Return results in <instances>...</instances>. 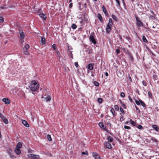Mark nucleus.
Segmentation results:
<instances>
[{"instance_id": "51", "label": "nucleus", "mask_w": 159, "mask_h": 159, "mask_svg": "<svg viewBox=\"0 0 159 159\" xmlns=\"http://www.w3.org/2000/svg\"><path fill=\"white\" fill-rule=\"evenodd\" d=\"M120 111L122 112L123 113H124V112L123 111V109L122 108H120Z\"/></svg>"}, {"instance_id": "11", "label": "nucleus", "mask_w": 159, "mask_h": 159, "mask_svg": "<svg viewBox=\"0 0 159 159\" xmlns=\"http://www.w3.org/2000/svg\"><path fill=\"white\" fill-rule=\"evenodd\" d=\"M22 123L26 127H29V124L26 120H23L22 121Z\"/></svg>"}, {"instance_id": "20", "label": "nucleus", "mask_w": 159, "mask_h": 159, "mask_svg": "<svg viewBox=\"0 0 159 159\" xmlns=\"http://www.w3.org/2000/svg\"><path fill=\"white\" fill-rule=\"evenodd\" d=\"M24 53L26 55H28L29 54V53L28 51V50L25 49H23Z\"/></svg>"}, {"instance_id": "9", "label": "nucleus", "mask_w": 159, "mask_h": 159, "mask_svg": "<svg viewBox=\"0 0 159 159\" xmlns=\"http://www.w3.org/2000/svg\"><path fill=\"white\" fill-rule=\"evenodd\" d=\"M104 146L107 148L111 149L112 148L111 145L107 142H105L104 143Z\"/></svg>"}, {"instance_id": "4", "label": "nucleus", "mask_w": 159, "mask_h": 159, "mask_svg": "<svg viewBox=\"0 0 159 159\" xmlns=\"http://www.w3.org/2000/svg\"><path fill=\"white\" fill-rule=\"evenodd\" d=\"M135 102L136 104L138 105L141 104V105L143 107L145 106L144 103L141 100H139V101L135 100Z\"/></svg>"}, {"instance_id": "21", "label": "nucleus", "mask_w": 159, "mask_h": 159, "mask_svg": "<svg viewBox=\"0 0 159 159\" xmlns=\"http://www.w3.org/2000/svg\"><path fill=\"white\" fill-rule=\"evenodd\" d=\"M129 122H130V123L132 125H133L134 126H135L136 125V123L132 121V120H130L129 121Z\"/></svg>"}, {"instance_id": "55", "label": "nucleus", "mask_w": 159, "mask_h": 159, "mask_svg": "<svg viewBox=\"0 0 159 159\" xmlns=\"http://www.w3.org/2000/svg\"><path fill=\"white\" fill-rule=\"evenodd\" d=\"M130 123L129 121H127L125 122V123L126 124H128V123Z\"/></svg>"}, {"instance_id": "7", "label": "nucleus", "mask_w": 159, "mask_h": 159, "mask_svg": "<svg viewBox=\"0 0 159 159\" xmlns=\"http://www.w3.org/2000/svg\"><path fill=\"white\" fill-rule=\"evenodd\" d=\"M98 125L101 128L104 130L107 131L106 127L104 126L102 122H99Z\"/></svg>"}, {"instance_id": "60", "label": "nucleus", "mask_w": 159, "mask_h": 159, "mask_svg": "<svg viewBox=\"0 0 159 159\" xmlns=\"http://www.w3.org/2000/svg\"><path fill=\"white\" fill-rule=\"evenodd\" d=\"M95 1H97V0H94Z\"/></svg>"}, {"instance_id": "41", "label": "nucleus", "mask_w": 159, "mask_h": 159, "mask_svg": "<svg viewBox=\"0 0 159 159\" xmlns=\"http://www.w3.org/2000/svg\"><path fill=\"white\" fill-rule=\"evenodd\" d=\"M30 117L31 118V120L33 121H34V117L31 114H30Z\"/></svg>"}, {"instance_id": "24", "label": "nucleus", "mask_w": 159, "mask_h": 159, "mask_svg": "<svg viewBox=\"0 0 159 159\" xmlns=\"http://www.w3.org/2000/svg\"><path fill=\"white\" fill-rule=\"evenodd\" d=\"M112 17L113 20L116 21H117V18L116 16L114 15H112Z\"/></svg>"}, {"instance_id": "49", "label": "nucleus", "mask_w": 159, "mask_h": 159, "mask_svg": "<svg viewBox=\"0 0 159 159\" xmlns=\"http://www.w3.org/2000/svg\"><path fill=\"white\" fill-rule=\"evenodd\" d=\"M120 50L119 49H117L116 50V52L117 54H118L120 52Z\"/></svg>"}, {"instance_id": "54", "label": "nucleus", "mask_w": 159, "mask_h": 159, "mask_svg": "<svg viewBox=\"0 0 159 159\" xmlns=\"http://www.w3.org/2000/svg\"><path fill=\"white\" fill-rule=\"evenodd\" d=\"M105 75H106V76H108V73H107V72H106L105 73Z\"/></svg>"}, {"instance_id": "2", "label": "nucleus", "mask_w": 159, "mask_h": 159, "mask_svg": "<svg viewBox=\"0 0 159 159\" xmlns=\"http://www.w3.org/2000/svg\"><path fill=\"white\" fill-rule=\"evenodd\" d=\"M113 25L112 21L111 18L109 19V21L107 25L106 30L107 33H109L111 30V27Z\"/></svg>"}, {"instance_id": "22", "label": "nucleus", "mask_w": 159, "mask_h": 159, "mask_svg": "<svg viewBox=\"0 0 159 159\" xmlns=\"http://www.w3.org/2000/svg\"><path fill=\"white\" fill-rule=\"evenodd\" d=\"M47 139H48V140L49 141H51L52 140V138L51 137V136H50V135L49 134H48L47 135Z\"/></svg>"}, {"instance_id": "52", "label": "nucleus", "mask_w": 159, "mask_h": 159, "mask_svg": "<svg viewBox=\"0 0 159 159\" xmlns=\"http://www.w3.org/2000/svg\"><path fill=\"white\" fill-rule=\"evenodd\" d=\"M143 84L145 86H146V85H147V84H146V83L145 82H144V81H143Z\"/></svg>"}, {"instance_id": "3", "label": "nucleus", "mask_w": 159, "mask_h": 159, "mask_svg": "<svg viewBox=\"0 0 159 159\" xmlns=\"http://www.w3.org/2000/svg\"><path fill=\"white\" fill-rule=\"evenodd\" d=\"M28 157L32 159H37L39 158V156L38 155H34L32 154H29L28 155Z\"/></svg>"}, {"instance_id": "37", "label": "nucleus", "mask_w": 159, "mask_h": 159, "mask_svg": "<svg viewBox=\"0 0 159 159\" xmlns=\"http://www.w3.org/2000/svg\"><path fill=\"white\" fill-rule=\"evenodd\" d=\"M120 96L122 98L124 97L125 96V93L123 92L121 93H120Z\"/></svg>"}, {"instance_id": "53", "label": "nucleus", "mask_w": 159, "mask_h": 159, "mask_svg": "<svg viewBox=\"0 0 159 159\" xmlns=\"http://www.w3.org/2000/svg\"><path fill=\"white\" fill-rule=\"evenodd\" d=\"M107 125H108L110 126V127H111V123H110V122H108L107 123Z\"/></svg>"}, {"instance_id": "34", "label": "nucleus", "mask_w": 159, "mask_h": 159, "mask_svg": "<svg viewBox=\"0 0 159 159\" xmlns=\"http://www.w3.org/2000/svg\"><path fill=\"white\" fill-rule=\"evenodd\" d=\"M114 107L116 110L117 111L119 110V108L118 106L117 105H115L114 106Z\"/></svg>"}, {"instance_id": "44", "label": "nucleus", "mask_w": 159, "mask_h": 159, "mask_svg": "<svg viewBox=\"0 0 159 159\" xmlns=\"http://www.w3.org/2000/svg\"><path fill=\"white\" fill-rule=\"evenodd\" d=\"M56 52H57V55H58V57L60 58V53L58 51H56Z\"/></svg>"}, {"instance_id": "16", "label": "nucleus", "mask_w": 159, "mask_h": 159, "mask_svg": "<svg viewBox=\"0 0 159 159\" xmlns=\"http://www.w3.org/2000/svg\"><path fill=\"white\" fill-rule=\"evenodd\" d=\"M15 152L18 155L20 154L21 153V151L20 150V149L16 148L15 150Z\"/></svg>"}, {"instance_id": "18", "label": "nucleus", "mask_w": 159, "mask_h": 159, "mask_svg": "<svg viewBox=\"0 0 159 159\" xmlns=\"http://www.w3.org/2000/svg\"><path fill=\"white\" fill-rule=\"evenodd\" d=\"M22 147V143L20 142H19L17 144L16 148L20 149Z\"/></svg>"}, {"instance_id": "42", "label": "nucleus", "mask_w": 159, "mask_h": 159, "mask_svg": "<svg viewBox=\"0 0 159 159\" xmlns=\"http://www.w3.org/2000/svg\"><path fill=\"white\" fill-rule=\"evenodd\" d=\"M137 128L139 129H143V127L141 125H139L138 126Z\"/></svg>"}, {"instance_id": "62", "label": "nucleus", "mask_w": 159, "mask_h": 159, "mask_svg": "<svg viewBox=\"0 0 159 159\" xmlns=\"http://www.w3.org/2000/svg\"><path fill=\"white\" fill-rule=\"evenodd\" d=\"M1 36V34H0V37Z\"/></svg>"}, {"instance_id": "31", "label": "nucleus", "mask_w": 159, "mask_h": 159, "mask_svg": "<svg viewBox=\"0 0 159 159\" xmlns=\"http://www.w3.org/2000/svg\"><path fill=\"white\" fill-rule=\"evenodd\" d=\"M111 113L113 115H115V111L114 110V109L113 108H111Z\"/></svg>"}, {"instance_id": "12", "label": "nucleus", "mask_w": 159, "mask_h": 159, "mask_svg": "<svg viewBox=\"0 0 159 159\" xmlns=\"http://www.w3.org/2000/svg\"><path fill=\"white\" fill-rule=\"evenodd\" d=\"M93 64H89L87 66V68L90 70H92L93 69Z\"/></svg>"}, {"instance_id": "50", "label": "nucleus", "mask_w": 159, "mask_h": 159, "mask_svg": "<svg viewBox=\"0 0 159 159\" xmlns=\"http://www.w3.org/2000/svg\"><path fill=\"white\" fill-rule=\"evenodd\" d=\"M129 101L131 102H132V99L130 98V96H129Z\"/></svg>"}, {"instance_id": "27", "label": "nucleus", "mask_w": 159, "mask_h": 159, "mask_svg": "<svg viewBox=\"0 0 159 159\" xmlns=\"http://www.w3.org/2000/svg\"><path fill=\"white\" fill-rule=\"evenodd\" d=\"M29 48H30V46H29V45L28 44H26L25 45L23 49L28 50V49H29Z\"/></svg>"}, {"instance_id": "43", "label": "nucleus", "mask_w": 159, "mask_h": 159, "mask_svg": "<svg viewBox=\"0 0 159 159\" xmlns=\"http://www.w3.org/2000/svg\"><path fill=\"white\" fill-rule=\"evenodd\" d=\"M148 94L149 96L150 97H151L152 96V93H151L150 92H148Z\"/></svg>"}, {"instance_id": "45", "label": "nucleus", "mask_w": 159, "mask_h": 159, "mask_svg": "<svg viewBox=\"0 0 159 159\" xmlns=\"http://www.w3.org/2000/svg\"><path fill=\"white\" fill-rule=\"evenodd\" d=\"M157 77V75H153V77L154 79H156Z\"/></svg>"}, {"instance_id": "25", "label": "nucleus", "mask_w": 159, "mask_h": 159, "mask_svg": "<svg viewBox=\"0 0 159 159\" xmlns=\"http://www.w3.org/2000/svg\"><path fill=\"white\" fill-rule=\"evenodd\" d=\"M98 19L100 20V21L101 22H102L103 21V20H102V16L100 14H99L98 15Z\"/></svg>"}, {"instance_id": "63", "label": "nucleus", "mask_w": 159, "mask_h": 159, "mask_svg": "<svg viewBox=\"0 0 159 159\" xmlns=\"http://www.w3.org/2000/svg\"><path fill=\"white\" fill-rule=\"evenodd\" d=\"M132 1H133L134 0H132Z\"/></svg>"}, {"instance_id": "32", "label": "nucleus", "mask_w": 159, "mask_h": 159, "mask_svg": "<svg viewBox=\"0 0 159 159\" xmlns=\"http://www.w3.org/2000/svg\"><path fill=\"white\" fill-rule=\"evenodd\" d=\"M81 154L82 155H88V153L87 151H85L84 152H83L81 153Z\"/></svg>"}, {"instance_id": "47", "label": "nucleus", "mask_w": 159, "mask_h": 159, "mask_svg": "<svg viewBox=\"0 0 159 159\" xmlns=\"http://www.w3.org/2000/svg\"><path fill=\"white\" fill-rule=\"evenodd\" d=\"M72 7V3H70L69 5V7L70 8H71Z\"/></svg>"}, {"instance_id": "14", "label": "nucleus", "mask_w": 159, "mask_h": 159, "mask_svg": "<svg viewBox=\"0 0 159 159\" xmlns=\"http://www.w3.org/2000/svg\"><path fill=\"white\" fill-rule=\"evenodd\" d=\"M39 16L43 20H46L47 17L43 13H41L39 14Z\"/></svg>"}, {"instance_id": "58", "label": "nucleus", "mask_w": 159, "mask_h": 159, "mask_svg": "<svg viewBox=\"0 0 159 159\" xmlns=\"http://www.w3.org/2000/svg\"><path fill=\"white\" fill-rule=\"evenodd\" d=\"M136 107V109L137 110H138L139 111V109L137 107Z\"/></svg>"}, {"instance_id": "23", "label": "nucleus", "mask_w": 159, "mask_h": 159, "mask_svg": "<svg viewBox=\"0 0 159 159\" xmlns=\"http://www.w3.org/2000/svg\"><path fill=\"white\" fill-rule=\"evenodd\" d=\"M107 140L109 142H112L113 141V139L112 138V137L109 136L108 137Z\"/></svg>"}, {"instance_id": "10", "label": "nucleus", "mask_w": 159, "mask_h": 159, "mask_svg": "<svg viewBox=\"0 0 159 159\" xmlns=\"http://www.w3.org/2000/svg\"><path fill=\"white\" fill-rule=\"evenodd\" d=\"M2 101L6 104H8L10 103V100L7 98H3L2 99Z\"/></svg>"}, {"instance_id": "59", "label": "nucleus", "mask_w": 159, "mask_h": 159, "mask_svg": "<svg viewBox=\"0 0 159 159\" xmlns=\"http://www.w3.org/2000/svg\"><path fill=\"white\" fill-rule=\"evenodd\" d=\"M72 0H69V2H71L72 1Z\"/></svg>"}, {"instance_id": "1", "label": "nucleus", "mask_w": 159, "mask_h": 159, "mask_svg": "<svg viewBox=\"0 0 159 159\" xmlns=\"http://www.w3.org/2000/svg\"><path fill=\"white\" fill-rule=\"evenodd\" d=\"M39 83L35 80L32 81L29 86L30 90L34 92L37 91L39 89Z\"/></svg>"}, {"instance_id": "6", "label": "nucleus", "mask_w": 159, "mask_h": 159, "mask_svg": "<svg viewBox=\"0 0 159 159\" xmlns=\"http://www.w3.org/2000/svg\"><path fill=\"white\" fill-rule=\"evenodd\" d=\"M93 156L95 159H100L99 155L96 152H93Z\"/></svg>"}, {"instance_id": "40", "label": "nucleus", "mask_w": 159, "mask_h": 159, "mask_svg": "<svg viewBox=\"0 0 159 159\" xmlns=\"http://www.w3.org/2000/svg\"><path fill=\"white\" fill-rule=\"evenodd\" d=\"M116 2L117 3L118 5L119 6H120V2L119 0H116Z\"/></svg>"}, {"instance_id": "35", "label": "nucleus", "mask_w": 159, "mask_h": 159, "mask_svg": "<svg viewBox=\"0 0 159 159\" xmlns=\"http://www.w3.org/2000/svg\"><path fill=\"white\" fill-rule=\"evenodd\" d=\"M3 18L2 17H0V23H2L3 22Z\"/></svg>"}, {"instance_id": "26", "label": "nucleus", "mask_w": 159, "mask_h": 159, "mask_svg": "<svg viewBox=\"0 0 159 159\" xmlns=\"http://www.w3.org/2000/svg\"><path fill=\"white\" fill-rule=\"evenodd\" d=\"M142 39L143 41L146 43H147L148 41L146 38V37L144 36H143L142 37Z\"/></svg>"}, {"instance_id": "29", "label": "nucleus", "mask_w": 159, "mask_h": 159, "mask_svg": "<svg viewBox=\"0 0 159 159\" xmlns=\"http://www.w3.org/2000/svg\"><path fill=\"white\" fill-rule=\"evenodd\" d=\"M24 34L23 33H20V38L22 39H23L24 37Z\"/></svg>"}, {"instance_id": "30", "label": "nucleus", "mask_w": 159, "mask_h": 159, "mask_svg": "<svg viewBox=\"0 0 159 159\" xmlns=\"http://www.w3.org/2000/svg\"><path fill=\"white\" fill-rule=\"evenodd\" d=\"M102 98H99L98 99V103H100L102 102Z\"/></svg>"}, {"instance_id": "13", "label": "nucleus", "mask_w": 159, "mask_h": 159, "mask_svg": "<svg viewBox=\"0 0 159 159\" xmlns=\"http://www.w3.org/2000/svg\"><path fill=\"white\" fill-rule=\"evenodd\" d=\"M90 41L92 42L94 44H95L96 42L95 41V39L93 36L92 35H91L89 37Z\"/></svg>"}, {"instance_id": "8", "label": "nucleus", "mask_w": 159, "mask_h": 159, "mask_svg": "<svg viewBox=\"0 0 159 159\" xmlns=\"http://www.w3.org/2000/svg\"><path fill=\"white\" fill-rule=\"evenodd\" d=\"M1 118H2L3 121L6 124H7L8 123V121L7 119L3 115L1 116Z\"/></svg>"}, {"instance_id": "19", "label": "nucleus", "mask_w": 159, "mask_h": 159, "mask_svg": "<svg viewBox=\"0 0 159 159\" xmlns=\"http://www.w3.org/2000/svg\"><path fill=\"white\" fill-rule=\"evenodd\" d=\"M152 127L157 131H158L159 130V128L156 125H152Z\"/></svg>"}, {"instance_id": "61", "label": "nucleus", "mask_w": 159, "mask_h": 159, "mask_svg": "<svg viewBox=\"0 0 159 159\" xmlns=\"http://www.w3.org/2000/svg\"><path fill=\"white\" fill-rule=\"evenodd\" d=\"M42 98H43V97L42 96Z\"/></svg>"}, {"instance_id": "46", "label": "nucleus", "mask_w": 159, "mask_h": 159, "mask_svg": "<svg viewBox=\"0 0 159 159\" xmlns=\"http://www.w3.org/2000/svg\"><path fill=\"white\" fill-rule=\"evenodd\" d=\"M75 65L76 67H78L79 65L77 62H75Z\"/></svg>"}, {"instance_id": "33", "label": "nucleus", "mask_w": 159, "mask_h": 159, "mask_svg": "<svg viewBox=\"0 0 159 159\" xmlns=\"http://www.w3.org/2000/svg\"><path fill=\"white\" fill-rule=\"evenodd\" d=\"M94 85L96 86H99V84L98 82L96 81H94Z\"/></svg>"}, {"instance_id": "39", "label": "nucleus", "mask_w": 159, "mask_h": 159, "mask_svg": "<svg viewBox=\"0 0 159 159\" xmlns=\"http://www.w3.org/2000/svg\"><path fill=\"white\" fill-rule=\"evenodd\" d=\"M52 48L54 50H56V45L55 44H54L52 46Z\"/></svg>"}, {"instance_id": "38", "label": "nucleus", "mask_w": 159, "mask_h": 159, "mask_svg": "<svg viewBox=\"0 0 159 159\" xmlns=\"http://www.w3.org/2000/svg\"><path fill=\"white\" fill-rule=\"evenodd\" d=\"M124 127L125 129H130V127L129 126H127L126 125H125Z\"/></svg>"}, {"instance_id": "28", "label": "nucleus", "mask_w": 159, "mask_h": 159, "mask_svg": "<svg viewBox=\"0 0 159 159\" xmlns=\"http://www.w3.org/2000/svg\"><path fill=\"white\" fill-rule=\"evenodd\" d=\"M41 42L42 44H44L45 43V39L44 38H42Z\"/></svg>"}, {"instance_id": "57", "label": "nucleus", "mask_w": 159, "mask_h": 159, "mask_svg": "<svg viewBox=\"0 0 159 159\" xmlns=\"http://www.w3.org/2000/svg\"><path fill=\"white\" fill-rule=\"evenodd\" d=\"M2 116V115L0 113V117L1 116Z\"/></svg>"}, {"instance_id": "5", "label": "nucleus", "mask_w": 159, "mask_h": 159, "mask_svg": "<svg viewBox=\"0 0 159 159\" xmlns=\"http://www.w3.org/2000/svg\"><path fill=\"white\" fill-rule=\"evenodd\" d=\"M136 19L137 21V25L139 27L142 26L143 24L141 21L137 17H136Z\"/></svg>"}, {"instance_id": "15", "label": "nucleus", "mask_w": 159, "mask_h": 159, "mask_svg": "<svg viewBox=\"0 0 159 159\" xmlns=\"http://www.w3.org/2000/svg\"><path fill=\"white\" fill-rule=\"evenodd\" d=\"M44 99L46 102H49L51 100V97L50 95L47 96L44 98Z\"/></svg>"}, {"instance_id": "56", "label": "nucleus", "mask_w": 159, "mask_h": 159, "mask_svg": "<svg viewBox=\"0 0 159 159\" xmlns=\"http://www.w3.org/2000/svg\"><path fill=\"white\" fill-rule=\"evenodd\" d=\"M0 8L2 9H4V8L3 7H0Z\"/></svg>"}, {"instance_id": "17", "label": "nucleus", "mask_w": 159, "mask_h": 159, "mask_svg": "<svg viewBox=\"0 0 159 159\" xmlns=\"http://www.w3.org/2000/svg\"><path fill=\"white\" fill-rule=\"evenodd\" d=\"M102 8L103 12L107 16H108V14L107 12L106 9L105 7L104 6H103L102 7Z\"/></svg>"}, {"instance_id": "48", "label": "nucleus", "mask_w": 159, "mask_h": 159, "mask_svg": "<svg viewBox=\"0 0 159 159\" xmlns=\"http://www.w3.org/2000/svg\"><path fill=\"white\" fill-rule=\"evenodd\" d=\"M128 77H129V78L130 80V81L131 82L132 81V79H131V78L130 76V75H128Z\"/></svg>"}, {"instance_id": "36", "label": "nucleus", "mask_w": 159, "mask_h": 159, "mask_svg": "<svg viewBox=\"0 0 159 159\" xmlns=\"http://www.w3.org/2000/svg\"><path fill=\"white\" fill-rule=\"evenodd\" d=\"M76 27H77L76 25L75 24H73L72 25V28L73 29H75L76 28Z\"/></svg>"}]
</instances>
